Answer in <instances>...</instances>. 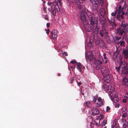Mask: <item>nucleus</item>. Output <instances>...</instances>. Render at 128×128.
I'll return each mask as SVG.
<instances>
[{
    "instance_id": "6",
    "label": "nucleus",
    "mask_w": 128,
    "mask_h": 128,
    "mask_svg": "<svg viewBox=\"0 0 128 128\" xmlns=\"http://www.w3.org/2000/svg\"><path fill=\"white\" fill-rule=\"evenodd\" d=\"M58 31L56 30H52L50 32V38L53 39H56L57 37V34L58 33Z\"/></svg>"
},
{
    "instance_id": "59",
    "label": "nucleus",
    "mask_w": 128,
    "mask_h": 128,
    "mask_svg": "<svg viewBox=\"0 0 128 128\" xmlns=\"http://www.w3.org/2000/svg\"><path fill=\"white\" fill-rule=\"evenodd\" d=\"M104 58L105 60H107V57L106 56L104 57Z\"/></svg>"
},
{
    "instance_id": "36",
    "label": "nucleus",
    "mask_w": 128,
    "mask_h": 128,
    "mask_svg": "<svg viewBox=\"0 0 128 128\" xmlns=\"http://www.w3.org/2000/svg\"><path fill=\"white\" fill-rule=\"evenodd\" d=\"M99 34L102 37H103L104 35H105L104 34H103V33L102 32V31L101 30L100 31Z\"/></svg>"
},
{
    "instance_id": "47",
    "label": "nucleus",
    "mask_w": 128,
    "mask_h": 128,
    "mask_svg": "<svg viewBox=\"0 0 128 128\" xmlns=\"http://www.w3.org/2000/svg\"><path fill=\"white\" fill-rule=\"evenodd\" d=\"M43 10H44V12H46V8L44 6H43Z\"/></svg>"
},
{
    "instance_id": "24",
    "label": "nucleus",
    "mask_w": 128,
    "mask_h": 128,
    "mask_svg": "<svg viewBox=\"0 0 128 128\" xmlns=\"http://www.w3.org/2000/svg\"><path fill=\"white\" fill-rule=\"evenodd\" d=\"M98 97V94H96V96H93L92 102L94 103L96 102L97 99Z\"/></svg>"
},
{
    "instance_id": "2",
    "label": "nucleus",
    "mask_w": 128,
    "mask_h": 128,
    "mask_svg": "<svg viewBox=\"0 0 128 128\" xmlns=\"http://www.w3.org/2000/svg\"><path fill=\"white\" fill-rule=\"evenodd\" d=\"M124 25H122L121 24L120 26L116 30V34L119 36H122L123 34L126 33L125 27Z\"/></svg>"
},
{
    "instance_id": "56",
    "label": "nucleus",
    "mask_w": 128,
    "mask_h": 128,
    "mask_svg": "<svg viewBox=\"0 0 128 128\" xmlns=\"http://www.w3.org/2000/svg\"><path fill=\"white\" fill-rule=\"evenodd\" d=\"M120 17H121V19H123V18H124V17H123V15H122V14H121L120 16Z\"/></svg>"
},
{
    "instance_id": "25",
    "label": "nucleus",
    "mask_w": 128,
    "mask_h": 128,
    "mask_svg": "<svg viewBox=\"0 0 128 128\" xmlns=\"http://www.w3.org/2000/svg\"><path fill=\"white\" fill-rule=\"evenodd\" d=\"M123 128H128V121L126 122L123 125Z\"/></svg>"
},
{
    "instance_id": "57",
    "label": "nucleus",
    "mask_w": 128,
    "mask_h": 128,
    "mask_svg": "<svg viewBox=\"0 0 128 128\" xmlns=\"http://www.w3.org/2000/svg\"><path fill=\"white\" fill-rule=\"evenodd\" d=\"M96 124V126H100V125H98V123H97V122H95Z\"/></svg>"
},
{
    "instance_id": "41",
    "label": "nucleus",
    "mask_w": 128,
    "mask_h": 128,
    "mask_svg": "<svg viewBox=\"0 0 128 128\" xmlns=\"http://www.w3.org/2000/svg\"><path fill=\"white\" fill-rule=\"evenodd\" d=\"M74 81V77H72L71 78V80L70 81V83H72L73 81Z\"/></svg>"
},
{
    "instance_id": "3",
    "label": "nucleus",
    "mask_w": 128,
    "mask_h": 128,
    "mask_svg": "<svg viewBox=\"0 0 128 128\" xmlns=\"http://www.w3.org/2000/svg\"><path fill=\"white\" fill-rule=\"evenodd\" d=\"M87 14L85 11L83 10L80 13V18L82 24L84 22H86L88 21L87 20V17H88Z\"/></svg>"
},
{
    "instance_id": "5",
    "label": "nucleus",
    "mask_w": 128,
    "mask_h": 128,
    "mask_svg": "<svg viewBox=\"0 0 128 128\" xmlns=\"http://www.w3.org/2000/svg\"><path fill=\"white\" fill-rule=\"evenodd\" d=\"M86 60L87 62H93L95 59V57L93 56L92 54L90 53L89 54L88 53L85 54Z\"/></svg>"
},
{
    "instance_id": "60",
    "label": "nucleus",
    "mask_w": 128,
    "mask_h": 128,
    "mask_svg": "<svg viewBox=\"0 0 128 128\" xmlns=\"http://www.w3.org/2000/svg\"><path fill=\"white\" fill-rule=\"evenodd\" d=\"M103 56L104 57V56H106V53H104L103 54Z\"/></svg>"
},
{
    "instance_id": "35",
    "label": "nucleus",
    "mask_w": 128,
    "mask_h": 128,
    "mask_svg": "<svg viewBox=\"0 0 128 128\" xmlns=\"http://www.w3.org/2000/svg\"><path fill=\"white\" fill-rule=\"evenodd\" d=\"M99 34L102 37H103L104 35H105L104 34H103V33L102 32V31L101 30L100 31Z\"/></svg>"
},
{
    "instance_id": "20",
    "label": "nucleus",
    "mask_w": 128,
    "mask_h": 128,
    "mask_svg": "<svg viewBox=\"0 0 128 128\" xmlns=\"http://www.w3.org/2000/svg\"><path fill=\"white\" fill-rule=\"evenodd\" d=\"M101 30L102 31L103 34L105 35L107 34L108 32V30L105 28H102V29Z\"/></svg>"
},
{
    "instance_id": "22",
    "label": "nucleus",
    "mask_w": 128,
    "mask_h": 128,
    "mask_svg": "<svg viewBox=\"0 0 128 128\" xmlns=\"http://www.w3.org/2000/svg\"><path fill=\"white\" fill-rule=\"evenodd\" d=\"M93 9L94 10L95 12H97L98 11V9L99 8L98 5H93Z\"/></svg>"
},
{
    "instance_id": "42",
    "label": "nucleus",
    "mask_w": 128,
    "mask_h": 128,
    "mask_svg": "<svg viewBox=\"0 0 128 128\" xmlns=\"http://www.w3.org/2000/svg\"><path fill=\"white\" fill-rule=\"evenodd\" d=\"M45 31H46V33L47 34H49V29H46L45 30Z\"/></svg>"
},
{
    "instance_id": "46",
    "label": "nucleus",
    "mask_w": 128,
    "mask_h": 128,
    "mask_svg": "<svg viewBox=\"0 0 128 128\" xmlns=\"http://www.w3.org/2000/svg\"><path fill=\"white\" fill-rule=\"evenodd\" d=\"M50 23L48 22L46 24V27L47 28H48L50 27Z\"/></svg>"
},
{
    "instance_id": "37",
    "label": "nucleus",
    "mask_w": 128,
    "mask_h": 128,
    "mask_svg": "<svg viewBox=\"0 0 128 128\" xmlns=\"http://www.w3.org/2000/svg\"><path fill=\"white\" fill-rule=\"evenodd\" d=\"M117 13V12L116 11H115L114 12H112V13L111 15L112 16H114L115 17L116 16V14Z\"/></svg>"
},
{
    "instance_id": "27",
    "label": "nucleus",
    "mask_w": 128,
    "mask_h": 128,
    "mask_svg": "<svg viewBox=\"0 0 128 128\" xmlns=\"http://www.w3.org/2000/svg\"><path fill=\"white\" fill-rule=\"evenodd\" d=\"M118 43L120 44V46H123L124 47L125 46V45L124 44L125 42L124 41L119 42Z\"/></svg>"
},
{
    "instance_id": "38",
    "label": "nucleus",
    "mask_w": 128,
    "mask_h": 128,
    "mask_svg": "<svg viewBox=\"0 0 128 128\" xmlns=\"http://www.w3.org/2000/svg\"><path fill=\"white\" fill-rule=\"evenodd\" d=\"M107 87V86L105 84H103L102 86V88L106 90Z\"/></svg>"
},
{
    "instance_id": "30",
    "label": "nucleus",
    "mask_w": 128,
    "mask_h": 128,
    "mask_svg": "<svg viewBox=\"0 0 128 128\" xmlns=\"http://www.w3.org/2000/svg\"><path fill=\"white\" fill-rule=\"evenodd\" d=\"M84 105L86 106L89 107L90 106L91 104H90V102H86L84 104Z\"/></svg>"
},
{
    "instance_id": "10",
    "label": "nucleus",
    "mask_w": 128,
    "mask_h": 128,
    "mask_svg": "<svg viewBox=\"0 0 128 128\" xmlns=\"http://www.w3.org/2000/svg\"><path fill=\"white\" fill-rule=\"evenodd\" d=\"M90 2L94 5L99 4L102 6L103 4L102 1V0H91Z\"/></svg>"
},
{
    "instance_id": "32",
    "label": "nucleus",
    "mask_w": 128,
    "mask_h": 128,
    "mask_svg": "<svg viewBox=\"0 0 128 128\" xmlns=\"http://www.w3.org/2000/svg\"><path fill=\"white\" fill-rule=\"evenodd\" d=\"M121 24L122 25H124L125 26V28H126V29H128V24H126L125 23H123V22H122V23Z\"/></svg>"
},
{
    "instance_id": "29",
    "label": "nucleus",
    "mask_w": 128,
    "mask_h": 128,
    "mask_svg": "<svg viewBox=\"0 0 128 128\" xmlns=\"http://www.w3.org/2000/svg\"><path fill=\"white\" fill-rule=\"evenodd\" d=\"M107 121L106 120H104L103 121V122L102 124V126H104L107 124Z\"/></svg>"
},
{
    "instance_id": "43",
    "label": "nucleus",
    "mask_w": 128,
    "mask_h": 128,
    "mask_svg": "<svg viewBox=\"0 0 128 128\" xmlns=\"http://www.w3.org/2000/svg\"><path fill=\"white\" fill-rule=\"evenodd\" d=\"M76 60H72L70 62V63H72V64H74L75 63H76Z\"/></svg>"
},
{
    "instance_id": "53",
    "label": "nucleus",
    "mask_w": 128,
    "mask_h": 128,
    "mask_svg": "<svg viewBox=\"0 0 128 128\" xmlns=\"http://www.w3.org/2000/svg\"><path fill=\"white\" fill-rule=\"evenodd\" d=\"M89 43L90 44H91L90 45V46H91L92 45V42L90 40L89 41Z\"/></svg>"
},
{
    "instance_id": "31",
    "label": "nucleus",
    "mask_w": 128,
    "mask_h": 128,
    "mask_svg": "<svg viewBox=\"0 0 128 128\" xmlns=\"http://www.w3.org/2000/svg\"><path fill=\"white\" fill-rule=\"evenodd\" d=\"M58 2H57V6H61L62 5L61 0H58Z\"/></svg>"
},
{
    "instance_id": "48",
    "label": "nucleus",
    "mask_w": 128,
    "mask_h": 128,
    "mask_svg": "<svg viewBox=\"0 0 128 128\" xmlns=\"http://www.w3.org/2000/svg\"><path fill=\"white\" fill-rule=\"evenodd\" d=\"M123 81L124 82H126L127 81V80L126 78H124L123 79Z\"/></svg>"
},
{
    "instance_id": "13",
    "label": "nucleus",
    "mask_w": 128,
    "mask_h": 128,
    "mask_svg": "<svg viewBox=\"0 0 128 128\" xmlns=\"http://www.w3.org/2000/svg\"><path fill=\"white\" fill-rule=\"evenodd\" d=\"M100 112L99 111L98 109L94 108L92 110L91 114L93 116H95L98 114Z\"/></svg>"
},
{
    "instance_id": "15",
    "label": "nucleus",
    "mask_w": 128,
    "mask_h": 128,
    "mask_svg": "<svg viewBox=\"0 0 128 128\" xmlns=\"http://www.w3.org/2000/svg\"><path fill=\"white\" fill-rule=\"evenodd\" d=\"M108 22L110 24V25L113 27H115L116 26V24L115 23L116 22L115 20H113V22L109 20V18H108Z\"/></svg>"
},
{
    "instance_id": "58",
    "label": "nucleus",
    "mask_w": 128,
    "mask_h": 128,
    "mask_svg": "<svg viewBox=\"0 0 128 128\" xmlns=\"http://www.w3.org/2000/svg\"><path fill=\"white\" fill-rule=\"evenodd\" d=\"M108 60H106L105 62V63H107L108 62Z\"/></svg>"
},
{
    "instance_id": "54",
    "label": "nucleus",
    "mask_w": 128,
    "mask_h": 128,
    "mask_svg": "<svg viewBox=\"0 0 128 128\" xmlns=\"http://www.w3.org/2000/svg\"><path fill=\"white\" fill-rule=\"evenodd\" d=\"M122 8V6H120L118 7V9L119 10H121Z\"/></svg>"
},
{
    "instance_id": "19",
    "label": "nucleus",
    "mask_w": 128,
    "mask_h": 128,
    "mask_svg": "<svg viewBox=\"0 0 128 128\" xmlns=\"http://www.w3.org/2000/svg\"><path fill=\"white\" fill-rule=\"evenodd\" d=\"M99 11L102 15H105L106 14L105 10L103 8H101L99 10Z\"/></svg>"
},
{
    "instance_id": "12",
    "label": "nucleus",
    "mask_w": 128,
    "mask_h": 128,
    "mask_svg": "<svg viewBox=\"0 0 128 128\" xmlns=\"http://www.w3.org/2000/svg\"><path fill=\"white\" fill-rule=\"evenodd\" d=\"M103 58L102 56H99L98 60H97L96 62L97 64L99 66V67H101V65L103 63Z\"/></svg>"
},
{
    "instance_id": "11",
    "label": "nucleus",
    "mask_w": 128,
    "mask_h": 128,
    "mask_svg": "<svg viewBox=\"0 0 128 128\" xmlns=\"http://www.w3.org/2000/svg\"><path fill=\"white\" fill-rule=\"evenodd\" d=\"M98 102L96 104V106L98 107H100L102 106L103 104L104 100H102L101 98L99 97L98 100Z\"/></svg>"
},
{
    "instance_id": "26",
    "label": "nucleus",
    "mask_w": 128,
    "mask_h": 128,
    "mask_svg": "<svg viewBox=\"0 0 128 128\" xmlns=\"http://www.w3.org/2000/svg\"><path fill=\"white\" fill-rule=\"evenodd\" d=\"M102 23H100L102 25V28H105L106 26V20L102 22Z\"/></svg>"
},
{
    "instance_id": "51",
    "label": "nucleus",
    "mask_w": 128,
    "mask_h": 128,
    "mask_svg": "<svg viewBox=\"0 0 128 128\" xmlns=\"http://www.w3.org/2000/svg\"><path fill=\"white\" fill-rule=\"evenodd\" d=\"M109 20H110L111 21H113V20H115L113 18H110V19H109Z\"/></svg>"
},
{
    "instance_id": "33",
    "label": "nucleus",
    "mask_w": 128,
    "mask_h": 128,
    "mask_svg": "<svg viewBox=\"0 0 128 128\" xmlns=\"http://www.w3.org/2000/svg\"><path fill=\"white\" fill-rule=\"evenodd\" d=\"M44 18L46 20H48V15L47 14L44 15H43Z\"/></svg>"
},
{
    "instance_id": "64",
    "label": "nucleus",
    "mask_w": 128,
    "mask_h": 128,
    "mask_svg": "<svg viewBox=\"0 0 128 128\" xmlns=\"http://www.w3.org/2000/svg\"><path fill=\"white\" fill-rule=\"evenodd\" d=\"M58 76H60V73H58Z\"/></svg>"
},
{
    "instance_id": "34",
    "label": "nucleus",
    "mask_w": 128,
    "mask_h": 128,
    "mask_svg": "<svg viewBox=\"0 0 128 128\" xmlns=\"http://www.w3.org/2000/svg\"><path fill=\"white\" fill-rule=\"evenodd\" d=\"M115 38L117 41H118L121 38V37L120 36H115Z\"/></svg>"
},
{
    "instance_id": "44",
    "label": "nucleus",
    "mask_w": 128,
    "mask_h": 128,
    "mask_svg": "<svg viewBox=\"0 0 128 128\" xmlns=\"http://www.w3.org/2000/svg\"><path fill=\"white\" fill-rule=\"evenodd\" d=\"M62 54L63 55H64L66 56H68V54H67L66 52H64L62 53Z\"/></svg>"
},
{
    "instance_id": "63",
    "label": "nucleus",
    "mask_w": 128,
    "mask_h": 128,
    "mask_svg": "<svg viewBox=\"0 0 128 128\" xmlns=\"http://www.w3.org/2000/svg\"><path fill=\"white\" fill-rule=\"evenodd\" d=\"M126 42H127V43L128 44V38L126 40Z\"/></svg>"
},
{
    "instance_id": "61",
    "label": "nucleus",
    "mask_w": 128,
    "mask_h": 128,
    "mask_svg": "<svg viewBox=\"0 0 128 128\" xmlns=\"http://www.w3.org/2000/svg\"><path fill=\"white\" fill-rule=\"evenodd\" d=\"M114 128H120L119 126H117L115 127Z\"/></svg>"
},
{
    "instance_id": "52",
    "label": "nucleus",
    "mask_w": 128,
    "mask_h": 128,
    "mask_svg": "<svg viewBox=\"0 0 128 128\" xmlns=\"http://www.w3.org/2000/svg\"><path fill=\"white\" fill-rule=\"evenodd\" d=\"M81 84V82H79L78 83V86H80Z\"/></svg>"
},
{
    "instance_id": "8",
    "label": "nucleus",
    "mask_w": 128,
    "mask_h": 128,
    "mask_svg": "<svg viewBox=\"0 0 128 128\" xmlns=\"http://www.w3.org/2000/svg\"><path fill=\"white\" fill-rule=\"evenodd\" d=\"M88 22L89 21H88L84 22L83 25L86 30L87 32H90L92 30V28L89 24Z\"/></svg>"
},
{
    "instance_id": "14",
    "label": "nucleus",
    "mask_w": 128,
    "mask_h": 128,
    "mask_svg": "<svg viewBox=\"0 0 128 128\" xmlns=\"http://www.w3.org/2000/svg\"><path fill=\"white\" fill-rule=\"evenodd\" d=\"M100 44L101 47L102 48H105L106 47V44L104 40H99L98 42V44Z\"/></svg>"
},
{
    "instance_id": "62",
    "label": "nucleus",
    "mask_w": 128,
    "mask_h": 128,
    "mask_svg": "<svg viewBox=\"0 0 128 128\" xmlns=\"http://www.w3.org/2000/svg\"><path fill=\"white\" fill-rule=\"evenodd\" d=\"M82 3H84V0H82Z\"/></svg>"
},
{
    "instance_id": "50",
    "label": "nucleus",
    "mask_w": 128,
    "mask_h": 128,
    "mask_svg": "<svg viewBox=\"0 0 128 128\" xmlns=\"http://www.w3.org/2000/svg\"><path fill=\"white\" fill-rule=\"evenodd\" d=\"M116 108H118L119 107L120 105L119 104H116L115 106Z\"/></svg>"
},
{
    "instance_id": "1",
    "label": "nucleus",
    "mask_w": 128,
    "mask_h": 128,
    "mask_svg": "<svg viewBox=\"0 0 128 128\" xmlns=\"http://www.w3.org/2000/svg\"><path fill=\"white\" fill-rule=\"evenodd\" d=\"M88 20H89L90 25L95 26V30L96 32H98L100 28L98 25V18L91 16H88Z\"/></svg>"
},
{
    "instance_id": "9",
    "label": "nucleus",
    "mask_w": 128,
    "mask_h": 128,
    "mask_svg": "<svg viewBox=\"0 0 128 128\" xmlns=\"http://www.w3.org/2000/svg\"><path fill=\"white\" fill-rule=\"evenodd\" d=\"M102 74L104 75H106L109 73L108 68L106 66H103L101 69Z\"/></svg>"
},
{
    "instance_id": "23",
    "label": "nucleus",
    "mask_w": 128,
    "mask_h": 128,
    "mask_svg": "<svg viewBox=\"0 0 128 128\" xmlns=\"http://www.w3.org/2000/svg\"><path fill=\"white\" fill-rule=\"evenodd\" d=\"M116 125V121L114 120L112 121V128H114Z\"/></svg>"
},
{
    "instance_id": "18",
    "label": "nucleus",
    "mask_w": 128,
    "mask_h": 128,
    "mask_svg": "<svg viewBox=\"0 0 128 128\" xmlns=\"http://www.w3.org/2000/svg\"><path fill=\"white\" fill-rule=\"evenodd\" d=\"M76 64L77 65V67H76L77 69L80 72H82L81 68L82 67V65H81V63L80 62H76Z\"/></svg>"
},
{
    "instance_id": "21",
    "label": "nucleus",
    "mask_w": 128,
    "mask_h": 128,
    "mask_svg": "<svg viewBox=\"0 0 128 128\" xmlns=\"http://www.w3.org/2000/svg\"><path fill=\"white\" fill-rule=\"evenodd\" d=\"M125 111H122V117L123 118L126 117L127 116V111L125 109Z\"/></svg>"
},
{
    "instance_id": "4",
    "label": "nucleus",
    "mask_w": 128,
    "mask_h": 128,
    "mask_svg": "<svg viewBox=\"0 0 128 128\" xmlns=\"http://www.w3.org/2000/svg\"><path fill=\"white\" fill-rule=\"evenodd\" d=\"M48 5L50 6L51 8V9H52L51 10V12L52 14L54 16L56 15V4H55V3L53 2H48L47 3Z\"/></svg>"
},
{
    "instance_id": "45",
    "label": "nucleus",
    "mask_w": 128,
    "mask_h": 128,
    "mask_svg": "<svg viewBox=\"0 0 128 128\" xmlns=\"http://www.w3.org/2000/svg\"><path fill=\"white\" fill-rule=\"evenodd\" d=\"M126 99L125 98V97H124V99H123V102L124 103L126 102Z\"/></svg>"
},
{
    "instance_id": "16",
    "label": "nucleus",
    "mask_w": 128,
    "mask_h": 128,
    "mask_svg": "<svg viewBox=\"0 0 128 128\" xmlns=\"http://www.w3.org/2000/svg\"><path fill=\"white\" fill-rule=\"evenodd\" d=\"M126 49L124 50L122 52L124 56H126V58H128V47H126Z\"/></svg>"
},
{
    "instance_id": "17",
    "label": "nucleus",
    "mask_w": 128,
    "mask_h": 128,
    "mask_svg": "<svg viewBox=\"0 0 128 128\" xmlns=\"http://www.w3.org/2000/svg\"><path fill=\"white\" fill-rule=\"evenodd\" d=\"M106 76L104 78V80L107 82H109L110 80V78L109 75L108 74L104 75Z\"/></svg>"
},
{
    "instance_id": "28",
    "label": "nucleus",
    "mask_w": 128,
    "mask_h": 128,
    "mask_svg": "<svg viewBox=\"0 0 128 128\" xmlns=\"http://www.w3.org/2000/svg\"><path fill=\"white\" fill-rule=\"evenodd\" d=\"M74 2L76 4L78 5H80L81 4V2L79 0H75Z\"/></svg>"
},
{
    "instance_id": "7",
    "label": "nucleus",
    "mask_w": 128,
    "mask_h": 128,
    "mask_svg": "<svg viewBox=\"0 0 128 128\" xmlns=\"http://www.w3.org/2000/svg\"><path fill=\"white\" fill-rule=\"evenodd\" d=\"M124 62L123 61H121L120 64L119 66L118 67L116 66L115 67V69L118 72H119L121 68H122L121 70L122 72H123V70H124V69H126V68L123 64Z\"/></svg>"
},
{
    "instance_id": "49",
    "label": "nucleus",
    "mask_w": 128,
    "mask_h": 128,
    "mask_svg": "<svg viewBox=\"0 0 128 128\" xmlns=\"http://www.w3.org/2000/svg\"><path fill=\"white\" fill-rule=\"evenodd\" d=\"M78 9L79 10H81L82 9L81 4L80 5H78Z\"/></svg>"
},
{
    "instance_id": "55",
    "label": "nucleus",
    "mask_w": 128,
    "mask_h": 128,
    "mask_svg": "<svg viewBox=\"0 0 128 128\" xmlns=\"http://www.w3.org/2000/svg\"><path fill=\"white\" fill-rule=\"evenodd\" d=\"M120 17V16L118 15H117V16H116V18L118 20L119 19V18Z\"/></svg>"
},
{
    "instance_id": "40",
    "label": "nucleus",
    "mask_w": 128,
    "mask_h": 128,
    "mask_svg": "<svg viewBox=\"0 0 128 128\" xmlns=\"http://www.w3.org/2000/svg\"><path fill=\"white\" fill-rule=\"evenodd\" d=\"M110 108L109 106H108L106 107V111L107 112H109V110H110Z\"/></svg>"
},
{
    "instance_id": "39",
    "label": "nucleus",
    "mask_w": 128,
    "mask_h": 128,
    "mask_svg": "<svg viewBox=\"0 0 128 128\" xmlns=\"http://www.w3.org/2000/svg\"><path fill=\"white\" fill-rule=\"evenodd\" d=\"M106 20L105 19L103 18H100V23H102V22L104 21L105 20Z\"/></svg>"
}]
</instances>
